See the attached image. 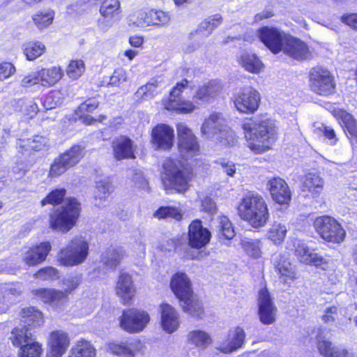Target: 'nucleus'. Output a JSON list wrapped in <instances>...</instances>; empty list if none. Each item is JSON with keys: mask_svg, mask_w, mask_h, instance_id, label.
<instances>
[{"mask_svg": "<svg viewBox=\"0 0 357 357\" xmlns=\"http://www.w3.org/2000/svg\"><path fill=\"white\" fill-rule=\"evenodd\" d=\"M112 192V185L109 178H103L96 182L94 190L96 205L101 207L102 202L106 201Z\"/></svg>", "mask_w": 357, "mask_h": 357, "instance_id": "obj_37", "label": "nucleus"}, {"mask_svg": "<svg viewBox=\"0 0 357 357\" xmlns=\"http://www.w3.org/2000/svg\"><path fill=\"white\" fill-rule=\"evenodd\" d=\"M89 254V244L82 237H75L60 250L58 260L63 266H73L84 261Z\"/></svg>", "mask_w": 357, "mask_h": 357, "instance_id": "obj_6", "label": "nucleus"}, {"mask_svg": "<svg viewBox=\"0 0 357 357\" xmlns=\"http://www.w3.org/2000/svg\"><path fill=\"white\" fill-rule=\"evenodd\" d=\"M66 195V189H55L50 192L43 199L41 200V205L44 206L46 204H59L63 200Z\"/></svg>", "mask_w": 357, "mask_h": 357, "instance_id": "obj_50", "label": "nucleus"}, {"mask_svg": "<svg viewBox=\"0 0 357 357\" xmlns=\"http://www.w3.org/2000/svg\"><path fill=\"white\" fill-rule=\"evenodd\" d=\"M312 251L310 250L307 245L304 243L298 241L295 244V255L297 259L303 264L309 262V257Z\"/></svg>", "mask_w": 357, "mask_h": 357, "instance_id": "obj_54", "label": "nucleus"}, {"mask_svg": "<svg viewBox=\"0 0 357 357\" xmlns=\"http://www.w3.org/2000/svg\"><path fill=\"white\" fill-rule=\"evenodd\" d=\"M309 76L310 86L314 93L321 96H328L334 92L333 77L327 69L316 66L310 70Z\"/></svg>", "mask_w": 357, "mask_h": 357, "instance_id": "obj_9", "label": "nucleus"}, {"mask_svg": "<svg viewBox=\"0 0 357 357\" xmlns=\"http://www.w3.org/2000/svg\"><path fill=\"white\" fill-rule=\"evenodd\" d=\"M317 347L319 354L324 357H331L337 347L330 340L328 333L320 331L317 337Z\"/></svg>", "mask_w": 357, "mask_h": 357, "instance_id": "obj_39", "label": "nucleus"}, {"mask_svg": "<svg viewBox=\"0 0 357 357\" xmlns=\"http://www.w3.org/2000/svg\"><path fill=\"white\" fill-rule=\"evenodd\" d=\"M241 245L243 250L250 257L258 259L261 256V243L260 241L245 238L241 241Z\"/></svg>", "mask_w": 357, "mask_h": 357, "instance_id": "obj_45", "label": "nucleus"}, {"mask_svg": "<svg viewBox=\"0 0 357 357\" xmlns=\"http://www.w3.org/2000/svg\"><path fill=\"white\" fill-rule=\"evenodd\" d=\"M338 318L337 309L335 307H330L326 309L322 319L325 323H333Z\"/></svg>", "mask_w": 357, "mask_h": 357, "instance_id": "obj_62", "label": "nucleus"}, {"mask_svg": "<svg viewBox=\"0 0 357 357\" xmlns=\"http://www.w3.org/2000/svg\"><path fill=\"white\" fill-rule=\"evenodd\" d=\"M51 250L50 242L41 243L39 245L30 248L24 252L23 261L29 266L37 265L46 259Z\"/></svg>", "mask_w": 357, "mask_h": 357, "instance_id": "obj_30", "label": "nucleus"}, {"mask_svg": "<svg viewBox=\"0 0 357 357\" xmlns=\"http://www.w3.org/2000/svg\"><path fill=\"white\" fill-rule=\"evenodd\" d=\"M215 163L220 166L223 172L226 173L229 176H234L236 170L234 162L225 159H220L217 160Z\"/></svg>", "mask_w": 357, "mask_h": 357, "instance_id": "obj_59", "label": "nucleus"}, {"mask_svg": "<svg viewBox=\"0 0 357 357\" xmlns=\"http://www.w3.org/2000/svg\"><path fill=\"white\" fill-rule=\"evenodd\" d=\"M313 225L319 236L328 242L340 243L344 240L345 230L335 218L331 216L323 215L317 218Z\"/></svg>", "mask_w": 357, "mask_h": 357, "instance_id": "obj_8", "label": "nucleus"}, {"mask_svg": "<svg viewBox=\"0 0 357 357\" xmlns=\"http://www.w3.org/2000/svg\"><path fill=\"white\" fill-rule=\"evenodd\" d=\"M170 22V17L162 10H140L137 13L134 24L139 27L144 26H167Z\"/></svg>", "mask_w": 357, "mask_h": 357, "instance_id": "obj_18", "label": "nucleus"}, {"mask_svg": "<svg viewBox=\"0 0 357 357\" xmlns=\"http://www.w3.org/2000/svg\"><path fill=\"white\" fill-rule=\"evenodd\" d=\"M282 51L289 57L299 61L310 60L312 58V54L308 45L301 39L289 35L286 38Z\"/></svg>", "mask_w": 357, "mask_h": 357, "instance_id": "obj_17", "label": "nucleus"}, {"mask_svg": "<svg viewBox=\"0 0 357 357\" xmlns=\"http://www.w3.org/2000/svg\"><path fill=\"white\" fill-rule=\"evenodd\" d=\"M170 287L175 296L180 301L192 296L191 283L185 273H178L175 274L171 280Z\"/></svg>", "mask_w": 357, "mask_h": 357, "instance_id": "obj_25", "label": "nucleus"}, {"mask_svg": "<svg viewBox=\"0 0 357 357\" xmlns=\"http://www.w3.org/2000/svg\"><path fill=\"white\" fill-rule=\"evenodd\" d=\"M38 84H40L38 71L24 75L20 81L21 86L24 88L31 87Z\"/></svg>", "mask_w": 357, "mask_h": 357, "instance_id": "obj_58", "label": "nucleus"}, {"mask_svg": "<svg viewBox=\"0 0 357 357\" xmlns=\"http://www.w3.org/2000/svg\"><path fill=\"white\" fill-rule=\"evenodd\" d=\"M84 63L82 60L72 61L68 66L66 72L68 76L73 79H77L84 73Z\"/></svg>", "mask_w": 357, "mask_h": 357, "instance_id": "obj_53", "label": "nucleus"}, {"mask_svg": "<svg viewBox=\"0 0 357 357\" xmlns=\"http://www.w3.org/2000/svg\"><path fill=\"white\" fill-rule=\"evenodd\" d=\"M124 256L125 251L122 248L109 247L101 255V262L107 269L114 271Z\"/></svg>", "mask_w": 357, "mask_h": 357, "instance_id": "obj_34", "label": "nucleus"}, {"mask_svg": "<svg viewBox=\"0 0 357 357\" xmlns=\"http://www.w3.org/2000/svg\"><path fill=\"white\" fill-rule=\"evenodd\" d=\"M165 177L164 185L175 189L178 192L185 191L188 188L190 174L178 160L167 159L164 164Z\"/></svg>", "mask_w": 357, "mask_h": 357, "instance_id": "obj_4", "label": "nucleus"}, {"mask_svg": "<svg viewBox=\"0 0 357 357\" xmlns=\"http://www.w3.org/2000/svg\"><path fill=\"white\" fill-rule=\"evenodd\" d=\"M121 5L119 0H104L100 7L102 17L98 20V26L107 29L113 24V19L120 13Z\"/></svg>", "mask_w": 357, "mask_h": 357, "instance_id": "obj_23", "label": "nucleus"}, {"mask_svg": "<svg viewBox=\"0 0 357 357\" xmlns=\"http://www.w3.org/2000/svg\"><path fill=\"white\" fill-rule=\"evenodd\" d=\"M227 130V120L222 114H212L203 123L201 131L203 135H215Z\"/></svg>", "mask_w": 357, "mask_h": 357, "instance_id": "obj_29", "label": "nucleus"}, {"mask_svg": "<svg viewBox=\"0 0 357 357\" xmlns=\"http://www.w3.org/2000/svg\"><path fill=\"white\" fill-rule=\"evenodd\" d=\"M116 294L124 304L128 303L135 294V289L131 276L125 273L120 274L116 287Z\"/></svg>", "mask_w": 357, "mask_h": 357, "instance_id": "obj_32", "label": "nucleus"}, {"mask_svg": "<svg viewBox=\"0 0 357 357\" xmlns=\"http://www.w3.org/2000/svg\"><path fill=\"white\" fill-rule=\"evenodd\" d=\"M218 235L225 239H231L235 236L234 229L227 217L221 216L217 225Z\"/></svg>", "mask_w": 357, "mask_h": 357, "instance_id": "obj_47", "label": "nucleus"}, {"mask_svg": "<svg viewBox=\"0 0 357 357\" xmlns=\"http://www.w3.org/2000/svg\"><path fill=\"white\" fill-rule=\"evenodd\" d=\"M268 189L273 199L279 204H288L291 199V193L286 181L280 178H273L268 183Z\"/></svg>", "mask_w": 357, "mask_h": 357, "instance_id": "obj_24", "label": "nucleus"}, {"mask_svg": "<svg viewBox=\"0 0 357 357\" xmlns=\"http://www.w3.org/2000/svg\"><path fill=\"white\" fill-rule=\"evenodd\" d=\"M161 324L163 329L169 333H173L178 328L179 317L176 310L168 303L160 305Z\"/></svg>", "mask_w": 357, "mask_h": 357, "instance_id": "obj_28", "label": "nucleus"}, {"mask_svg": "<svg viewBox=\"0 0 357 357\" xmlns=\"http://www.w3.org/2000/svg\"><path fill=\"white\" fill-rule=\"evenodd\" d=\"M221 89L222 86L220 82L212 80L199 88L193 96V100L197 105H203L218 96Z\"/></svg>", "mask_w": 357, "mask_h": 357, "instance_id": "obj_31", "label": "nucleus"}, {"mask_svg": "<svg viewBox=\"0 0 357 357\" xmlns=\"http://www.w3.org/2000/svg\"><path fill=\"white\" fill-rule=\"evenodd\" d=\"M176 129L178 147L182 157L188 159L197 154L199 150V145L192 130L183 123H178Z\"/></svg>", "mask_w": 357, "mask_h": 357, "instance_id": "obj_12", "label": "nucleus"}, {"mask_svg": "<svg viewBox=\"0 0 357 357\" xmlns=\"http://www.w3.org/2000/svg\"><path fill=\"white\" fill-rule=\"evenodd\" d=\"M49 344L53 357H61L67 351L70 340L66 333L55 331L51 333Z\"/></svg>", "mask_w": 357, "mask_h": 357, "instance_id": "obj_26", "label": "nucleus"}, {"mask_svg": "<svg viewBox=\"0 0 357 357\" xmlns=\"http://www.w3.org/2000/svg\"><path fill=\"white\" fill-rule=\"evenodd\" d=\"M83 148L81 146H73L54 159L50 167V176H58L61 175L68 169L77 165L83 158Z\"/></svg>", "mask_w": 357, "mask_h": 357, "instance_id": "obj_10", "label": "nucleus"}, {"mask_svg": "<svg viewBox=\"0 0 357 357\" xmlns=\"http://www.w3.org/2000/svg\"><path fill=\"white\" fill-rule=\"evenodd\" d=\"M188 244L191 248L201 249L210 241V231L204 227L199 220L192 221L188 227Z\"/></svg>", "mask_w": 357, "mask_h": 357, "instance_id": "obj_20", "label": "nucleus"}, {"mask_svg": "<svg viewBox=\"0 0 357 357\" xmlns=\"http://www.w3.org/2000/svg\"><path fill=\"white\" fill-rule=\"evenodd\" d=\"M309 258V262H307L306 264L313 265L316 267H320L325 269L323 266H326L328 263L327 259L325 257L316 252H312Z\"/></svg>", "mask_w": 357, "mask_h": 357, "instance_id": "obj_61", "label": "nucleus"}, {"mask_svg": "<svg viewBox=\"0 0 357 357\" xmlns=\"http://www.w3.org/2000/svg\"><path fill=\"white\" fill-rule=\"evenodd\" d=\"M113 155L115 160H122L133 159L136 146L134 142L129 137L120 135L114 138L112 142Z\"/></svg>", "mask_w": 357, "mask_h": 357, "instance_id": "obj_22", "label": "nucleus"}, {"mask_svg": "<svg viewBox=\"0 0 357 357\" xmlns=\"http://www.w3.org/2000/svg\"><path fill=\"white\" fill-rule=\"evenodd\" d=\"M238 211L239 215L255 228L264 227L269 218L267 205L259 195L248 192L242 199Z\"/></svg>", "mask_w": 357, "mask_h": 357, "instance_id": "obj_2", "label": "nucleus"}, {"mask_svg": "<svg viewBox=\"0 0 357 357\" xmlns=\"http://www.w3.org/2000/svg\"><path fill=\"white\" fill-rule=\"evenodd\" d=\"M342 126L352 146L357 148V121L353 116L346 112L341 114Z\"/></svg>", "mask_w": 357, "mask_h": 357, "instance_id": "obj_35", "label": "nucleus"}, {"mask_svg": "<svg viewBox=\"0 0 357 357\" xmlns=\"http://www.w3.org/2000/svg\"><path fill=\"white\" fill-rule=\"evenodd\" d=\"M54 13L52 10L40 12L33 17V20L38 29H43L48 26L53 20Z\"/></svg>", "mask_w": 357, "mask_h": 357, "instance_id": "obj_52", "label": "nucleus"}, {"mask_svg": "<svg viewBox=\"0 0 357 357\" xmlns=\"http://www.w3.org/2000/svg\"><path fill=\"white\" fill-rule=\"evenodd\" d=\"M245 137L250 142V147L257 152L269 149L266 143L273 142L277 131L274 121L266 116H260L250 119L242 125Z\"/></svg>", "mask_w": 357, "mask_h": 357, "instance_id": "obj_1", "label": "nucleus"}, {"mask_svg": "<svg viewBox=\"0 0 357 357\" xmlns=\"http://www.w3.org/2000/svg\"><path fill=\"white\" fill-rule=\"evenodd\" d=\"M43 323L42 313L34 307L23 309L21 312V328L32 333L33 328L39 326Z\"/></svg>", "mask_w": 357, "mask_h": 357, "instance_id": "obj_33", "label": "nucleus"}, {"mask_svg": "<svg viewBox=\"0 0 357 357\" xmlns=\"http://www.w3.org/2000/svg\"><path fill=\"white\" fill-rule=\"evenodd\" d=\"M136 349V346L132 343H112L109 345V350L112 354L121 357H134L135 355Z\"/></svg>", "mask_w": 357, "mask_h": 357, "instance_id": "obj_44", "label": "nucleus"}, {"mask_svg": "<svg viewBox=\"0 0 357 357\" xmlns=\"http://www.w3.org/2000/svg\"><path fill=\"white\" fill-rule=\"evenodd\" d=\"M47 143V139L42 136H36L31 142V147L36 151L43 150Z\"/></svg>", "mask_w": 357, "mask_h": 357, "instance_id": "obj_64", "label": "nucleus"}, {"mask_svg": "<svg viewBox=\"0 0 357 357\" xmlns=\"http://www.w3.org/2000/svg\"><path fill=\"white\" fill-rule=\"evenodd\" d=\"M183 311L193 317H199L203 312L202 303L192 293V296L181 300Z\"/></svg>", "mask_w": 357, "mask_h": 357, "instance_id": "obj_41", "label": "nucleus"}, {"mask_svg": "<svg viewBox=\"0 0 357 357\" xmlns=\"http://www.w3.org/2000/svg\"><path fill=\"white\" fill-rule=\"evenodd\" d=\"M99 105V102L96 98H89L80 104L77 112L84 114L85 112H93Z\"/></svg>", "mask_w": 357, "mask_h": 357, "instance_id": "obj_57", "label": "nucleus"}, {"mask_svg": "<svg viewBox=\"0 0 357 357\" xmlns=\"http://www.w3.org/2000/svg\"><path fill=\"white\" fill-rule=\"evenodd\" d=\"M154 217L158 219L172 218L175 220H180L182 218V215L176 207L161 206L155 212Z\"/></svg>", "mask_w": 357, "mask_h": 357, "instance_id": "obj_51", "label": "nucleus"}, {"mask_svg": "<svg viewBox=\"0 0 357 357\" xmlns=\"http://www.w3.org/2000/svg\"><path fill=\"white\" fill-rule=\"evenodd\" d=\"M188 338L190 344L202 350L205 349L212 342L211 336L206 332L201 330L190 332Z\"/></svg>", "mask_w": 357, "mask_h": 357, "instance_id": "obj_40", "label": "nucleus"}, {"mask_svg": "<svg viewBox=\"0 0 357 357\" xmlns=\"http://www.w3.org/2000/svg\"><path fill=\"white\" fill-rule=\"evenodd\" d=\"M35 277L38 279L46 280L49 279H56L58 276V271L56 268L48 266L41 268L36 274Z\"/></svg>", "mask_w": 357, "mask_h": 357, "instance_id": "obj_56", "label": "nucleus"}, {"mask_svg": "<svg viewBox=\"0 0 357 357\" xmlns=\"http://www.w3.org/2000/svg\"><path fill=\"white\" fill-rule=\"evenodd\" d=\"M288 36L280 29L273 27L264 26L257 31V36L260 40L273 54H278L282 51Z\"/></svg>", "mask_w": 357, "mask_h": 357, "instance_id": "obj_15", "label": "nucleus"}, {"mask_svg": "<svg viewBox=\"0 0 357 357\" xmlns=\"http://www.w3.org/2000/svg\"><path fill=\"white\" fill-rule=\"evenodd\" d=\"M260 99V94L256 89L245 87L236 94L234 105L241 112L254 113L259 107Z\"/></svg>", "mask_w": 357, "mask_h": 357, "instance_id": "obj_13", "label": "nucleus"}, {"mask_svg": "<svg viewBox=\"0 0 357 357\" xmlns=\"http://www.w3.org/2000/svg\"><path fill=\"white\" fill-rule=\"evenodd\" d=\"M275 268L278 274L282 276L289 275L291 269L290 263L285 260L278 262Z\"/></svg>", "mask_w": 357, "mask_h": 357, "instance_id": "obj_63", "label": "nucleus"}, {"mask_svg": "<svg viewBox=\"0 0 357 357\" xmlns=\"http://www.w3.org/2000/svg\"><path fill=\"white\" fill-rule=\"evenodd\" d=\"M222 17L220 14L210 16L199 24L197 32L208 36L222 23Z\"/></svg>", "mask_w": 357, "mask_h": 357, "instance_id": "obj_43", "label": "nucleus"}, {"mask_svg": "<svg viewBox=\"0 0 357 357\" xmlns=\"http://www.w3.org/2000/svg\"><path fill=\"white\" fill-rule=\"evenodd\" d=\"M80 281L79 275L69 276L62 280V288L64 291L56 289H39L36 294L44 303L59 309L67 301L68 294L79 286Z\"/></svg>", "mask_w": 357, "mask_h": 357, "instance_id": "obj_5", "label": "nucleus"}, {"mask_svg": "<svg viewBox=\"0 0 357 357\" xmlns=\"http://www.w3.org/2000/svg\"><path fill=\"white\" fill-rule=\"evenodd\" d=\"M10 339L14 346L20 347L18 357H40L42 346L36 340L33 333L24 329L14 328Z\"/></svg>", "mask_w": 357, "mask_h": 357, "instance_id": "obj_7", "label": "nucleus"}, {"mask_svg": "<svg viewBox=\"0 0 357 357\" xmlns=\"http://www.w3.org/2000/svg\"><path fill=\"white\" fill-rule=\"evenodd\" d=\"M188 83L189 82L186 79H183L172 89L169 100L165 105L167 109L176 110L181 113H189L197 107L191 102L182 100L180 97L183 91L187 89Z\"/></svg>", "mask_w": 357, "mask_h": 357, "instance_id": "obj_16", "label": "nucleus"}, {"mask_svg": "<svg viewBox=\"0 0 357 357\" xmlns=\"http://www.w3.org/2000/svg\"><path fill=\"white\" fill-rule=\"evenodd\" d=\"M174 140L173 128L166 124H159L154 127L151 132V142L155 149L169 150Z\"/></svg>", "mask_w": 357, "mask_h": 357, "instance_id": "obj_21", "label": "nucleus"}, {"mask_svg": "<svg viewBox=\"0 0 357 357\" xmlns=\"http://www.w3.org/2000/svg\"><path fill=\"white\" fill-rule=\"evenodd\" d=\"M324 188V181L315 174H307L301 184V190L305 197H318Z\"/></svg>", "mask_w": 357, "mask_h": 357, "instance_id": "obj_27", "label": "nucleus"}, {"mask_svg": "<svg viewBox=\"0 0 357 357\" xmlns=\"http://www.w3.org/2000/svg\"><path fill=\"white\" fill-rule=\"evenodd\" d=\"M278 309L268 289L264 287L258 293V315L260 321L264 325L275 322Z\"/></svg>", "mask_w": 357, "mask_h": 357, "instance_id": "obj_14", "label": "nucleus"}, {"mask_svg": "<svg viewBox=\"0 0 357 357\" xmlns=\"http://www.w3.org/2000/svg\"><path fill=\"white\" fill-rule=\"evenodd\" d=\"M45 49V46L40 42H29L24 45V53L26 59L33 61L41 56Z\"/></svg>", "mask_w": 357, "mask_h": 357, "instance_id": "obj_46", "label": "nucleus"}, {"mask_svg": "<svg viewBox=\"0 0 357 357\" xmlns=\"http://www.w3.org/2000/svg\"><path fill=\"white\" fill-rule=\"evenodd\" d=\"M127 81L126 71L122 68L116 69L109 78L108 85L112 86H119L121 84Z\"/></svg>", "mask_w": 357, "mask_h": 357, "instance_id": "obj_55", "label": "nucleus"}, {"mask_svg": "<svg viewBox=\"0 0 357 357\" xmlns=\"http://www.w3.org/2000/svg\"><path fill=\"white\" fill-rule=\"evenodd\" d=\"M96 349L90 342L82 340L72 348L68 357H95Z\"/></svg>", "mask_w": 357, "mask_h": 357, "instance_id": "obj_42", "label": "nucleus"}, {"mask_svg": "<svg viewBox=\"0 0 357 357\" xmlns=\"http://www.w3.org/2000/svg\"><path fill=\"white\" fill-rule=\"evenodd\" d=\"M287 233V227L284 225L275 222L268 231V238L275 243L283 241Z\"/></svg>", "mask_w": 357, "mask_h": 357, "instance_id": "obj_49", "label": "nucleus"}, {"mask_svg": "<svg viewBox=\"0 0 357 357\" xmlns=\"http://www.w3.org/2000/svg\"><path fill=\"white\" fill-rule=\"evenodd\" d=\"M239 64L247 71L252 73H258L263 67L259 59L254 54L242 52L238 56Z\"/></svg>", "mask_w": 357, "mask_h": 357, "instance_id": "obj_36", "label": "nucleus"}, {"mask_svg": "<svg viewBox=\"0 0 357 357\" xmlns=\"http://www.w3.org/2000/svg\"><path fill=\"white\" fill-rule=\"evenodd\" d=\"M15 67L10 62L0 63V80L10 77L15 72Z\"/></svg>", "mask_w": 357, "mask_h": 357, "instance_id": "obj_60", "label": "nucleus"}, {"mask_svg": "<svg viewBox=\"0 0 357 357\" xmlns=\"http://www.w3.org/2000/svg\"><path fill=\"white\" fill-rule=\"evenodd\" d=\"M40 84L44 86H51L59 81L62 77V73L59 68L53 67L52 68H43L38 71Z\"/></svg>", "mask_w": 357, "mask_h": 357, "instance_id": "obj_38", "label": "nucleus"}, {"mask_svg": "<svg viewBox=\"0 0 357 357\" xmlns=\"http://www.w3.org/2000/svg\"><path fill=\"white\" fill-rule=\"evenodd\" d=\"M149 321V314L146 311L132 308L123 312L120 326L130 333H138L144 330Z\"/></svg>", "mask_w": 357, "mask_h": 357, "instance_id": "obj_11", "label": "nucleus"}, {"mask_svg": "<svg viewBox=\"0 0 357 357\" xmlns=\"http://www.w3.org/2000/svg\"><path fill=\"white\" fill-rule=\"evenodd\" d=\"M160 84V82L158 79H151L146 84L138 89L135 94L138 98H152L155 96L156 88L159 86Z\"/></svg>", "mask_w": 357, "mask_h": 357, "instance_id": "obj_48", "label": "nucleus"}, {"mask_svg": "<svg viewBox=\"0 0 357 357\" xmlns=\"http://www.w3.org/2000/svg\"><path fill=\"white\" fill-rule=\"evenodd\" d=\"M81 207L75 198H68L62 206L50 215V227L62 233H67L76 224Z\"/></svg>", "mask_w": 357, "mask_h": 357, "instance_id": "obj_3", "label": "nucleus"}, {"mask_svg": "<svg viewBox=\"0 0 357 357\" xmlns=\"http://www.w3.org/2000/svg\"><path fill=\"white\" fill-rule=\"evenodd\" d=\"M245 339L244 330L241 327L237 326L229 331L226 339L217 342L215 349L225 354H231L243 347Z\"/></svg>", "mask_w": 357, "mask_h": 357, "instance_id": "obj_19", "label": "nucleus"}]
</instances>
